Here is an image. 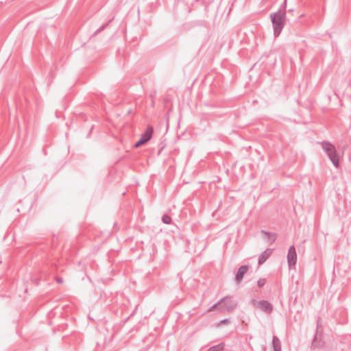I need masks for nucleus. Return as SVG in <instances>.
I'll return each mask as SVG.
<instances>
[{
    "label": "nucleus",
    "instance_id": "nucleus-11",
    "mask_svg": "<svg viewBox=\"0 0 351 351\" xmlns=\"http://www.w3.org/2000/svg\"><path fill=\"white\" fill-rule=\"evenodd\" d=\"M215 310H217L219 313L223 312V308L221 306V302H219V301L217 303L213 304L212 306H210L208 309L207 312H211Z\"/></svg>",
    "mask_w": 351,
    "mask_h": 351
},
{
    "label": "nucleus",
    "instance_id": "nucleus-3",
    "mask_svg": "<svg viewBox=\"0 0 351 351\" xmlns=\"http://www.w3.org/2000/svg\"><path fill=\"white\" fill-rule=\"evenodd\" d=\"M251 304L254 307L259 308L263 312L270 314L273 311V305L267 300H253L251 301Z\"/></svg>",
    "mask_w": 351,
    "mask_h": 351
},
{
    "label": "nucleus",
    "instance_id": "nucleus-6",
    "mask_svg": "<svg viewBox=\"0 0 351 351\" xmlns=\"http://www.w3.org/2000/svg\"><path fill=\"white\" fill-rule=\"evenodd\" d=\"M287 263L289 269L295 268L297 263V253L293 245H291L289 249L287 254Z\"/></svg>",
    "mask_w": 351,
    "mask_h": 351
},
{
    "label": "nucleus",
    "instance_id": "nucleus-2",
    "mask_svg": "<svg viewBox=\"0 0 351 351\" xmlns=\"http://www.w3.org/2000/svg\"><path fill=\"white\" fill-rule=\"evenodd\" d=\"M321 145L335 167H338L339 159L335 147L328 141L322 142Z\"/></svg>",
    "mask_w": 351,
    "mask_h": 351
},
{
    "label": "nucleus",
    "instance_id": "nucleus-14",
    "mask_svg": "<svg viewBox=\"0 0 351 351\" xmlns=\"http://www.w3.org/2000/svg\"><path fill=\"white\" fill-rule=\"evenodd\" d=\"M266 283V279L265 278H260L258 282H257V284H258V286L261 288L263 287Z\"/></svg>",
    "mask_w": 351,
    "mask_h": 351
},
{
    "label": "nucleus",
    "instance_id": "nucleus-16",
    "mask_svg": "<svg viewBox=\"0 0 351 351\" xmlns=\"http://www.w3.org/2000/svg\"><path fill=\"white\" fill-rule=\"evenodd\" d=\"M56 280L57 282L62 284L63 283V279L60 277H56Z\"/></svg>",
    "mask_w": 351,
    "mask_h": 351
},
{
    "label": "nucleus",
    "instance_id": "nucleus-15",
    "mask_svg": "<svg viewBox=\"0 0 351 351\" xmlns=\"http://www.w3.org/2000/svg\"><path fill=\"white\" fill-rule=\"evenodd\" d=\"M230 321L228 319H224L221 320L219 323L217 324V326H220L223 324H229Z\"/></svg>",
    "mask_w": 351,
    "mask_h": 351
},
{
    "label": "nucleus",
    "instance_id": "nucleus-13",
    "mask_svg": "<svg viewBox=\"0 0 351 351\" xmlns=\"http://www.w3.org/2000/svg\"><path fill=\"white\" fill-rule=\"evenodd\" d=\"M162 221L165 224H170L171 222V218L168 215H164L162 217Z\"/></svg>",
    "mask_w": 351,
    "mask_h": 351
},
{
    "label": "nucleus",
    "instance_id": "nucleus-4",
    "mask_svg": "<svg viewBox=\"0 0 351 351\" xmlns=\"http://www.w3.org/2000/svg\"><path fill=\"white\" fill-rule=\"evenodd\" d=\"M154 130L151 125H148L145 131L141 135L140 139L134 144L135 147H139L149 141L153 134Z\"/></svg>",
    "mask_w": 351,
    "mask_h": 351
},
{
    "label": "nucleus",
    "instance_id": "nucleus-5",
    "mask_svg": "<svg viewBox=\"0 0 351 351\" xmlns=\"http://www.w3.org/2000/svg\"><path fill=\"white\" fill-rule=\"evenodd\" d=\"M221 302V306L227 311L230 312L234 309L237 306V302L234 301L231 297H224L219 300Z\"/></svg>",
    "mask_w": 351,
    "mask_h": 351
},
{
    "label": "nucleus",
    "instance_id": "nucleus-12",
    "mask_svg": "<svg viewBox=\"0 0 351 351\" xmlns=\"http://www.w3.org/2000/svg\"><path fill=\"white\" fill-rule=\"evenodd\" d=\"M224 348V343H221L218 345L210 347L208 351H223Z\"/></svg>",
    "mask_w": 351,
    "mask_h": 351
},
{
    "label": "nucleus",
    "instance_id": "nucleus-7",
    "mask_svg": "<svg viewBox=\"0 0 351 351\" xmlns=\"http://www.w3.org/2000/svg\"><path fill=\"white\" fill-rule=\"evenodd\" d=\"M248 269V265H242L239 268L235 276V280L237 283L241 282V281L243 280L244 275L247 272Z\"/></svg>",
    "mask_w": 351,
    "mask_h": 351
},
{
    "label": "nucleus",
    "instance_id": "nucleus-17",
    "mask_svg": "<svg viewBox=\"0 0 351 351\" xmlns=\"http://www.w3.org/2000/svg\"><path fill=\"white\" fill-rule=\"evenodd\" d=\"M1 263V259L0 258V264Z\"/></svg>",
    "mask_w": 351,
    "mask_h": 351
},
{
    "label": "nucleus",
    "instance_id": "nucleus-8",
    "mask_svg": "<svg viewBox=\"0 0 351 351\" xmlns=\"http://www.w3.org/2000/svg\"><path fill=\"white\" fill-rule=\"evenodd\" d=\"M273 249L267 248L258 257V265H263L271 255Z\"/></svg>",
    "mask_w": 351,
    "mask_h": 351
},
{
    "label": "nucleus",
    "instance_id": "nucleus-1",
    "mask_svg": "<svg viewBox=\"0 0 351 351\" xmlns=\"http://www.w3.org/2000/svg\"><path fill=\"white\" fill-rule=\"evenodd\" d=\"M275 36L280 35L285 24L286 14L283 12H278L270 14Z\"/></svg>",
    "mask_w": 351,
    "mask_h": 351
},
{
    "label": "nucleus",
    "instance_id": "nucleus-9",
    "mask_svg": "<svg viewBox=\"0 0 351 351\" xmlns=\"http://www.w3.org/2000/svg\"><path fill=\"white\" fill-rule=\"evenodd\" d=\"M262 233L265 235L267 241L269 245L273 244L276 240L277 235L276 233H271L267 231H262Z\"/></svg>",
    "mask_w": 351,
    "mask_h": 351
},
{
    "label": "nucleus",
    "instance_id": "nucleus-10",
    "mask_svg": "<svg viewBox=\"0 0 351 351\" xmlns=\"http://www.w3.org/2000/svg\"><path fill=\"white\" fill-rule=\"evenodd\" d=\"M272 346L274 351H281V343L276 336L273 337Z\"/></svg>",
    "mask_w": 351,
    "mask_h": 351
}]
</instances>
